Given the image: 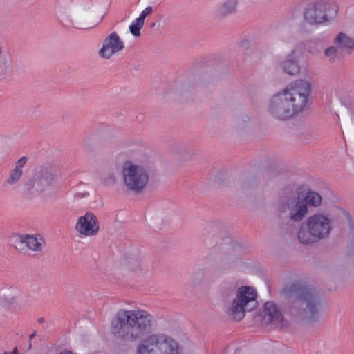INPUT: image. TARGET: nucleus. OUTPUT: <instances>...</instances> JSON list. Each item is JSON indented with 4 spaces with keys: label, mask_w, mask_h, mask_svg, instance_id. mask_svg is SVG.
Here are the masks:
<instances>
[{
    "label": "nucleus",
    "mask_w": 354,
    "mask_h": 354,
    "mask_svg": "<svg viewBox=\"0 0 354 354\" xmlns=\"http://www.w3.org/2000/svg\"><path fill=\"white\" fill-rule=\"evenodd\" d=\"M3 354H18L17 348L15 347L12 352H4Z\"/></svg>",
    "instance_id": "24"
},
{
    "label": "nucleus",
    "mask_w": 354,
    "mask_h": 354,
    "mask_svg": "<svg viewBox=\"0 0 354 354\" xmlns=\"http://www.w3.org/2000/svg\"><path fill=\"white\" fill-rule=\"evenodd\" d=\"M333 42L343 53L351 54L354 50V39L346 32L338 33Z\"/></svg>",
    "instance_id": "14"
},
{
    "label": "nucleus",
    "mask_w": 354,
    "mask_h": 354,
    "mask_svg": "<svg viewBox=\"0 0 354 354\" xmlns=\"http://www.w3.org/2000/svg\"><path fill=\"white\" fill-rule=\"evenodd\" d=\"M153 12V8L151 6L147 7L141 14L140 15V17L138 18L140 20H141L142 22L145 23V19L149 15H151Z\"/></svg>",
    "instance_id": "23"
},
{
    "label": "nucleus",
    "mask_w": 354,
    "mask_h": 354,
    "mask_svg": "<svg viewBox=\"0 0 354 354\" xmlns=\"http://www.w3.org/2000/svg\"><path fill=\"white\" fill-rule=\"evenodd\" d=\"M35 336V333H33L31 335H30V336H29L30 339H32V338H34Z\"/></svg>",
    "instance_id": "26"
},
{
    "label": "nucleus",
    "mask_w": 354,
    "mask_h": 354,
    "mask_svg": "<svg viewBox=\"0 0 354 354\" xmlns=\"http://www.w3.org/2000/svg\"><path fill=\"white\" fill-rule=\"evenodd\" d=\"M59 354H73V353L69 351L65 350L64 351H62Z\"/></svg>",
    "instance_id": "25"
},
{
    "label": "nucleus",
    "mask_w": 354,
    "mask_h": 354,
    "mask_svg": "<svg viewBox=\"0 0 354 354\" xmlns=\"http://www.w3.org/2000/svg\"><path fill=\"white\" fill-rule=\"evenodd\" d=\"M122 263L126 270L137 272L142 270V259L139 255H129L124 257Z\"/></svg>",
    "instance_id": "17"
},
{
    "label": "nucleus",
    "mask_w": 354,
    "mask_h": 354,
    "mask_svg": "<svg viewBox=\"0 0 354 354\" xmlns=\"http://www.w3.org/2000/svg\"><path fill=\"white\" fill-rule=\"evenodd\" d=\"M99 229L98 220L91 212H87L84 216H80L75 226L80 238L94 236L98 233Z\"/></svg>",
    "instance_id": "10"
},
{
    "label": "nucleus",
    "mask_w": 354,
    "mask_h": 354,
    "mask_svg": "<svg viewBox=\"0 0 354 354\" xmlns=\"http://www.w3.org/2000/svg\"><path fill=\"white\" fill-rule=\"evenodd\" d=\"M281 66L283 71L290 75H297L300 71L299 64L291 59L283 62Z\"/></svg>",
    "instance_id": "19"
},
{
    "label": "nucleus",
    "mask_w": 354,
    "mask_h": 354,
    "mask_svg": "<svg viewBox=\"0 0 354 354\" xmlns=\"http://www.w3.org/2000/svg\"><path fill=\"white\" fill-rule=\"evenodd\" d=\"M333 228L331 218L322 213L310 216L303 222L298 231V239L301 243L310 245L328 238Z\"/></svg>",
    "instance_id": "4"
},
{
    "label": "nucleus",
    "mask_w": 354,
    "mask_h": 354,
    "mask_svg": "<svg viewBox=\"0 0 354 354\" xmlns=\"http://www.w3.org/2000/svg\"><path fill=\"white\" fill-rule=\"evenodd\" d=\"M144 22H142L141 20L137 18L136 21H133L132 24L129 26L131 33L136 37L140 36V29L142 28Z\"/></svg>",
    "instance_id": "21"
},
{
    "label": "nucleus",
    "mask_w": 354,
    "mask_h": 354,
    "mask_svg": "<svg viewBox=\"0 0 354 354\" xmlns=\"http://www.w3.org/2000/svg\"><path fill=\"white\" fill-rule=\"evenodd\" d=\"M124 48V42L115 32H113L103 41L99 55L102 58L109 59L113 55L122 50Z\"/></svg>",
    "instance_id": "11"
},
{
    "label": "nucleus",
    "mask_w": 354,
    "mask_h": 354,
    "mask_svg": "<svg viewBox=\"0 0 354 354\" xmlns=\"http://www.w3.org/2000/svg\"><path fill=\"white\" fill-rule=\"evenodd\" d=\"M57 179L55 172L52 169L44 168L40 171L37 178L29 181L25 188L29 194L39 193L46 187L55 185Z\"/></svg>",
    "instance_id": "9"
},
{
    "label": "nucleus",
    "mask_w": 354,
    "mask_h": 354,
    "mask_svg": "<svg viewBox=\"0 0 354 354\" xmlns=\"http://www.w3.org/2000/svg\"><path fill=\"white\" fill-rule=\"evenodd\" d=\"M337 6L335 3L318 2L309 6L305 11L306 20L311 24H321L335 17Z\"/></svg>",
    "instance_id": "8"
},
{
    "label": "nucleus",
    "mask_w": 354,
    "mask_h": 354,
    "mask_svg": "<svg viewBox=\"0 0 354 354\" xmlns=\"http://www.w3.org/2000/svg\"><path fill=\"white\" fill-rule=\"evenodd\" d=\"M237 0H227L216 6L214 10V16L222 19L236 12Z\"/></svg>",
    "instance_id": "15"
},
{
    "label": "nucleus",
    "mask_w": 354,
    "mask_h": 354,
    "mask_svg": "<svg viewBox=\"0 0 354 354\" xmlns=\"http://www.w3.org/2000/svg\"><path fill=\"white\" fill-rule=\"evenodd\" d=\"M257 185L252 179H246L238 183L236 192L240 197L252 196L256 189Z\"/></svg>",
    "instance_id": "18"
},
{
    "label": "nucleus",
    "mask_w": 354,
    "mask_h": 354,
    "mask_svg": "<svg viewBox=\"0 0 354 354\" xmlns=\"http://www.w3.org/2000/svg\"><path fill=\"white\" fill-rule=\"evenodd\" d=\"M19 241L36 253L41 252L45 245V240L39 234H21L19 236Z\"/></svg>",
    "instance_id": "13"
},
{
    "label": "nucleus",
    "mask_w": 354,
    "mask_h": 354,
    "mask_svg": "<svg viewBox=\"0 0 354 354\" xmlns=\"http://www.w3.org/2000/svg\"><path fill=\"white\" fill-rule=\"evenodd\" d=\"M153 322V316L146 310L120 309L112 320L111 328L113 337L121 342H134L142 339L136 354H178V343L165 333H152L142 338L151 330Z\"/></svg>",
    "instance_id": "1"
},
{
    "label": "nucleus",
    "mask_w": 354,
    "mask_h": 354,
    "mask_svg": "<svg viewBox=\"0 0 354 354\" xmlns=\"http://www.w3.org/2000/svg\"><path fill=\"white\" fill-rule=\"evenodd\" d=\"M117 180L116 174L113 172L109 173L104 179V183L106 185L114 184Z\"/></svg>",
    "instance_id": "22"
},
{
    "label": "nucleus",
    "mask_w": 354,
    "mask_h": 354,
    "mask_svg": "<svg viewBox=\"0 0 354 354\" xmlns=\"http://www.w3.org/2000/svg\"><path fill=\"white\" fill-rule=\"evenodd\" d=\"M342 50L336 45L327 48L324 51V56L330 62H335L341 57L342 54Z\"/></svg>",
    "instance_id": "20"
},
{
    "label": "nucleus",
    "mask_w": 354,
    "mask_h": 354,
    "mask_svg": "<svg viewBox=\"0 0 354 354\" xmlns=\"http://www.w3.org/2000/svg\"><path fill=\"white\" fill-rule=\"evenodd\" d=\"M262 316L266 324L272 323L282 327L283 315L274 304L266 302L264 304Z\"/></svg>",
    "instance_id": "12"
},
{
    "label": "nucleus",
    "mask_w": 354,
    "mask_h": 354,
    "mask_svg": "<svg viewBox=\"0 0 354 354\" xmlns=\"http://www.w3.org/2000/svg\"><path fill=\"white\" fill-rule=\"evenodd\" d=\"M258 306L256 290L250 286L240 288L230 309V315L234 320H241L246 312H250Z\"/></svg>",
    "instance_id": "6"
},
{
    "label": "nucleus",
    "mask_w": 354,
    "mask_h": 354,
    "mask_svg": "<svg viewBox=\"0 0 354 354\" xmlns=\"http://www.w3.org/2000/svg\"><path fill=\"white\" fill-rule=\"evenodd\" d=\"M121 173L124 185L128 190L139 193L148 184L149 173L147 169L131 160L122 163Z\"/></svg>",
    "instance_id": "5"
},
{
    "label": "nucleus",
    "mask_w": 354,
    "mask_h": 354,
    "mask_svg": "<svg viewBox=\"0 0 354 354\" xmlns=\"http://www.w3.org/2000/svg\"><path fill=\"white\" fill-rule=\"evenodd\" d=\"M155 26V23H153V24H151V26L153 27V26Z\"/></svg>",
    "instance_id": "27"
},
{
    "label": "nucleus",
    "mask_w": 354,
    "mask_h": 354,
    "mask_svg": "<svg viewBox=\"0 0 354 354\" xmlns=\"http://www.w3.org/2000/svg\"><path fill=\"white\" fill-rule=\"evenodd\" d=\"M282 294L290 303V313L303 319L313 320L318 314L320 299L313 286L301 282L286 285Z\"/></svg>",
    "instance_id": "3"
},
{
    "label": "nucleus",
    "mask_w": 354,
    "mask_h": 354,
    "mask_svg": "<svg viewBox=\"0 0 354 354\" xmlns=\"http://www.w3.org/2000/svg\"><path fill=\"white\" fill-rule=\"evenodd\" d=\"M27 161V158L24 156L19 158L17 162L15 167L12 169L6 180V183L8 185H15L19 181L23 174V167Z\"/></svg>",
    "instance_id": "16"
},
{
    "label": "nucleus",
    "mask_w": 354,
    "mask_h": 354,
    "mask_svg": "<svg viewBox=\"0 0 354 354\" xmlns=\"http://www.w3.org/2000/svg\"><path fill=\"white\" fill-rule=\"evenodd\" d=\"M322 201V196L317 192H308L305 197V203L299 201V198L290 199L284 206V210L290 212V219L294 221H300L308 212L307 205L319 206Z\"/></svg>",
    "instance_id": "7"
},
{
    "label": "nucleus",
    "mask_w": 354,
    "mask_h": 354,
    "mask_svg": "<svg viewBox=\"0 0 354 354\" xmlns=\"http://www.w3.org/2000/svg\"><path fill=\"white\" fill-rule=\"evenodd\" d=\"M311 84L297 80L275 93L269 102L268 111L275 119L290 120L304 112L310 104Z\"/></svg>",
    "instance_id": "2"
}]
</instances>
